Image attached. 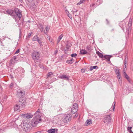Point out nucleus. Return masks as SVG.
Returning a JSON list of instances; mask_svg holds the SVG:
<instances>
[{
    "label": "nucleus",
    "mask_w": 133,
    "mask_h": 133,
    "mask_svg": "<svg viewBox=\"0 0 133 133\" xmlns=\"http://www.w3.org/2000/svg\"><path fill=\"white\" fill-rule=\"evenodd\" d=\"M108 61L109 62H110V59H107Z\"/></svg>",
    "instance_id": "nucleus-55"
},
{
    "label": "nucleus",
    "mask_w": 133,
    "mask_h": 133,
    "mask_svg": "<svg viewBox=\"0 0 133 133\" xmlns=\"http://www.w3.org/2000/svg\"><path fill=\"white\" fill-rule=\"evenodd\" d=\"M93 69H97L98 68V66L96 65L94 66H93Z\"/></svg>",
    "instance_id": "nucleus-38"
},
{
    "label": "nucleus",
    "mask_w": 133,
    "mask_h": 133,
    "mask_svg": "<svg viewBox=\"0 0 133 133\" xmlns=\"http://www.w3.org/2000/svg\"><path fill=\"white\" fill-rule=\"evenodd\" d=\"M87 53L88 52L86 51L83 49L81 50L80 51V53L81 54L84 55L87 54Z\"/></svg>",
    "instance_id": "nucleus-17"
},
{
    "label": "nucleus",
    "mask_w": 133,
    "mask_h": 133,
    "mask_svg": "<svg viewBox=\"0 0 133 133\" xmlns=\"http://www.w3.org/2000/svg\"><path fill=\"white\" fill-rule=\"evenodd\" d=\"M78 114H75L74 117H78Z\"/></svg>",
    "instance_id": "nucleus-48"
},
{
    "label": "nucleus",
    "mask_w": 133,
    "mask_h": 133,
    "mask_svg": "<svg viewBox=\"0 0 133 133\" xmlns=\"http://www.w3.org/2000/svg\"><path fill=\"white\" fill-rule=\"evenodd\" d=\"M126 63V64H127V61L124 60V63Z\"/></svg>",
    "instance_id": "nucleus-51"
},
{
    "label": "nucleus",
    "mask_w": 133,
    "mask_h": 133,
    "mask_svg": "<svg viewBox=\"0 0 133 133\" xmlns=\"http://www.w3.org/2000/svg\"><path fill=\"white\" fill-rule=\"evenodd\" d=\"M40 54L38 52H34L32 55V58L34 60H38L40 58Z\"/></svg>",
    "instance_id": "nucleus-4"
},
{
    "label": "nucleus",
    "mask_w": 133,
    "mask_h": 133,
    "mask_svg": "<svg viewBox=\"0 0 133 133\" xmlns=\"http://www.w3.org/2000/svg\"><path fill=\"white\" fill-rule=\"evenodd\" d=\"M19 49H18L16 51V52H15V54H18L19 53Z\"/></svg>",
    "instance_id": "nucleus-41"
},
{
    "label": "nucleus",
    "mask_w": 133,
    "mask_h": 133,
    "mask_svg": "<svg viewBox=\"0 0 133 133\" xmlns=\"http://www.w3.org/2000/svg\"><path fill=\"white\" fill-rule=\"evenodd\" d=\"M115 103L114 104V107H113V110H114V109H115Z\"/></svg>",
    "instance_id": "nucleus-54"
},
{
    "label": "nucleus",
    "mask_w": 133,
    "mask_h": 133,
    "mask_svg": "<svg viewBox=\"0 0 133 133\" xmlns=\"http://www.w3.org/2000/svg\"><path fill=\"white\" fill-rule=\"evenodd\" d=\"M25 92L21 91L20 92H19L18 94L19 95H21V97H22L24 96L25 94Z\"/></svg>",
    "instance_id": "nucleus-22"
},
{
    "label": "nucleus",
    "mask_w": 133,
    "mask_h": 133,
    "mask_svg": "<svg viewBox=\"0 0 133 133\" xmlns=\"http://www.w3.org/2000/svg\"><path fill=\"white\" fill-rule=\"evenodd\" d=\"M23 130L26 132H29L31 129L30 122L27 119H24L21 124Z\"/></svg>",
    "instance_id": "nucleus-1"
},
{
    "label": "nucleus",
    "mask_w": 133,
    "mask_h": 133,
    "mask_svg": "<svg viewBox=\"0 0 133 133\" xmlns=\"http://www.w3.org/2000/svg\"><path fill=\"white\" fill-rule=\"evenodd\" d=\"M14 85V83H12L10 85V87L11 88H12L13 87Z\"/></svg>",
    "instance_id": "nucleus-36"
},
{
    "label": "nucleus",
    "mask_w": 133,
    "mask_h": 133,
    "mask_svg": "<svg viewBox=\"0 0 133 133\" xmlns=\"http://www.w3.org/2000/svg\"><path fill=\"white\" fill-rule=\"evenodd\" d=\"M6 12L9 15H11L12 16L15 17V15L14 14V11L12 10H7L6 11Z\"/></svg>",
    "instance_id": "nucleus-10"
},
{
    "label": "nucleus",
    "mask_w": 133,
    "mask_h": 133,
    "mask_svg": "<svg viewBox=\"0 0 133 133\" xmlns=\"http://www.w3.org/2000/svg\"><path fill=\"white\" fill-rule=\"evenodd\" d=\"M20 107L22 108V107L20 105H18L16 104L14 108L15 111L18 110L19 109Z\"/></svg>",
    "instance_id": "nucleus-18"
},
{
    "label": "nucleus",
    "mask_w": 133,
    "mask_h": 133,
    "mask_svg": "<svg viewBox=\"0 0 133 133\" xmlns=\"http://www.w3.org/2000/svg\"><path fill=\"white\" fill-rule=\"evenodd\" d=\"M85 1V0H80V1L79 2L77 3V5H80L81 4L83 3L84 2V1Z\"/></svg>",
    "instance_id": "nucleus-25"
},
{
    "label": "nucleus",
    "mask_w": 133,
    "mask_h": 133,
    "mask_svg": "<svg viewBox=\"0 0 133 133\" xmlns=\"http://www.w3.org/2000/svg\"><path fill=\"white\" fill-rule=\"evenodd\" d=\"M127 65V64H126V63H124V66L125 67V68H126V66Z\"/></svg>",
    "instance_id": "nucleus-47"
},
{
    "label": "nucleus",
    "mask_w": 133,
    "mask_h": 133,
    "mask_svg": "<svg viewBox=\"0 0 133 133\" xmlns=\"http://www.w3.org/2000/svg\"><path fill=\"white\" fill-rule=\"evenodd\" d=\"M94 5H95V4H92V6H94Z\"/></svg>",
    "instance_id": "nucleus-62"
},
{
    "label": "nucleus",
    "mask_w": 133,
    "mask_h": 133,
    "mask_svg": "<svg viewBox=\"0 0 133 133\" xmlns=\"http://www.w3.org/2000/svg\"><path fill=\"white\" fill-rule=\"evenodd\" d=\"M74 60L73 58H72L70 60H67L66 61V62L68 64H71L74 62Z\"/></svg>",
    "instance_id": "nucleus-19"
},
{
    "label": "nucleus",
    "mask_w": 133,
    "mask_h": 133,
    "mask_svg": "<svg viewBox=\"0 0 133 133\" xmlns=\"http://www.w3.org/2000/svg\"><path fill=\"white\" fill-rule=\"evenodd\" d=\"M56 110L57 111H61L62 110V109L59 106L56 108Z\"/></svg>",
    "instance_id": "nucleus-28"
},
{
    "label": "nucleus",
    "mask_w": 133,
    "mask_h": 133,
    "mask_svg": "<svg viewBox=\"0 0 133 133\" xmlns=\"http://www.w3.org/2000/svg\"><path fill=\"white\" fill-rule=\"evenodd\" d=\"M97 54L98 55L99 54H100L101 53L99 52L98 51L96 52Z\"/></svg>",
    "instance_id": "nucleus-50"
},
{
    "label": "nucleus",
    "mask_w": 133,
    "mask_h": 133,
    "mask_svg": "<svg viewBox=\"0 0 133 133\" xmlns=\"http://www.w3.org/2000/svg\"><path fill=\"white\" fill-rule=\"evenodd\" d=\"M112 57V55H107L104 56V58L106 59H110Z\"/></svg>",
    "instance_id": "nucleus-20"
},
{
    "label": "nucleus",
    "mask_w": 133,
    "mask_h": 133,
    "mask_svg": "<svg viewBox=\"0 0 133 133\" xmlns=\"http://www.w3.org/2000/svg\"><path fill=\"white\" fill-rule=\"evenodd\" d=\"M87 49H88V50H89L90 48L89 47H87Z\"/></svg>",
    "instance_id": "nucleus-59"
},
{
    "label": "nucleus",
    "mask_w": 133,
    "mask_h": 133,
    "mask_svg": "<svg viewBox=\"0 0 133 133\" xmlns=\"http://www.w3.org/2000/svg\"><path fill=\"white\" fill-rule=\"evenodd\" d=\"M39 114H40V113L39 111V110L38 109V111H37L36 113H35V115H39Z\"/></svg>",
    "instance_id": "nucleus-34"
},
{
    "label": "nucleus",
    "mask_w": 133,
    "mask_h": 133,
    "mask_svg": "<svg viewBox=\"0 0 133 133\" xmlns=\"http://www.w3.org/2000/svg\"><path fill=\"white\" fill-rule=\"evenodd\" d=\"M131 128H132V127H128L127 128V129L128 130V131H129V132H130V133H133V132H132L131 130Z\"/></svg>",
    "instance_id": "nucleus-26"
},
{
    "label": "nucleus",
    "mask_w": 133,
    "mask_h": 133,
    "mask_svg": "<svg viewBox=\"0 0 133 133\" xmlns=\"http://www.w3.org/2000/svg\"><path fill=\"white\" fill-rule=\"evenodd\" d=\"M41 131H38L36 132L35 133H41Z\"/></svg>",
    "instance_id": "nucleus-53"
},
{
    "label": "nucleus",
    "mask_w": 133,
    "mask_h": 133,
    "mask_svg": "<svg viewBox=\"0 0 133 133\" xmlns=\"http://www.w3.org/2000/svg\"><path fill=\"white\" fill-rule=\"evenodd\" d=\"M104 119V122L105 123L109 122L111 120L110 116L109 115L105 116Z\"/></svg>",
    "instance_id": "nucleus-9"
},
{
    "label": "nucleus",
    "mask_w": 133,
    "mask_h": 133,
    "mask_svg": "<svg viewBox=\"0 0 133 133\" xmlns=\"http://www.w3.org/2000/svg\"><path fill=\"white\" fill-rule=\"evenodd\" d=\"M26 102L24 99H23V98H20L19 101L18 103L19 105H20L22 107H24V105L26 104Z\"/></svg>",
    "instance_id": "nucleus-6"
},
{
    "label": "nucleus",
    "mask_w": 133,
    "mask_h": 133,
    "mask_svg": "<svg viewBox=\"0 0 133 133\" xmlns=\"http://www.w3.org/2000/svg\"><path fill=\"white\" fill-rule=\"evenodd\" d=\"M98 55L100 58H103L104 57V56L103 55V54L101 53L100 54H99Z\"/></svg>",
    "instance_id": "nucleus-29"
},
{
    "label": "nucleus",
    "mask_w": 133,
    "mask_h": 133,
    "mask_svg": "<svg viewBox=\"0 0 133 133\" xmlns=\"http://www.w3.org/2000/svg\"><path fill=\"white\" fill-rule=\"evenodd\" d=\"M61 39L59 38H58L57 39V43L58 44L59 42H60V41H61Z\"/></svg>",
    "instance_id": "nucleus-40"
},
{
    "label": "nucleus",
    "mask_w": 133,
    "mask_h": 133,
    "mask_svg": "<svg viewBox=\"0 0 133 133\" xmlns=\"http://www.w3.org/2000/svg\"><path fill=\"white\" fill-rule=\"evenodd\" d=\"M127 59H128V56H127L126 55L125 57V59H124V60H126V61H127Z\"/></svg>",
    "instance_id": "nucleus-44"
},
{
    "label": "nucleus",
    "mask_w": 133,
    "mask_h": 133,
    "mask_svg": "<svg viewBox=\"0 0 133 133\" xmlns=\"http://www.w3.org/2000/svg\"><path fill=\"white\" fill-rule=\"evenodd\" d=\"M38 28L40 29L41 32H42L44 29L43 25L41 23H39L38 25Z\"/></svg>",
    "instance_id": "nucleus-15"
},
{
    "label": "nucleus",
    "mask_w": 133,
    "mask_h": 133,
    "mask_svg": "<svg viewBox=\"0 0 133 133\" xmlns=\"http://www.w3.org/2000/svg\"><path fill=\"white\" fill-rule=\"evenodd\" d=\"M53 73L52 72H49L48 74L47 75V77H50V76L52 75Z\"/></svg>",
    "instance_id": "nucleus-33"
},
{
    "label": "nucleus",
    "mask_w": 133,
    "mask_h": 133,
    "mask_svg": "<svg viewBox=\"0 0 133 133\" xmlns=\"http://www.w3.org/2000/svg\"><path fill=\"white\" fill-rule=\"evenodd\" d=\"M39 38V37L37 35H36L33 38L32 40L33 41H36Z\"/></svg>",
    "instance_id": "nucleus-23"
},
{
    "label": "nucleus",
    "mask_w": 133,
    "mask_h": 133,
    "mask_svg": "<svg viewBox=\"0 0 133 133\" xmlns=\"http://www.w3.org/2000/svg\"><path fill=\"white\" fill-rule=\"evenodd\" d=\"M132 23V19H130L129 22H128V28H126V32L128 34L129 33L130 31V29L131 28V26Z\"/></svg>",
    "instance_id": "nucleus-7"
},
{
    "label": "nucleus",
    "mask_w": 133,
    "mask_h": 133,
    "mask_svg": "<svg viewBox=\"0 0 133 133\" xmlns=\"http://www.w3.org/2000/svg\"><path fill=\"white\" fill-rule=\"evenodd\" d=\"M36 41H37L39 43H40L42 42L41 40H40L39 38H38Z\"/></svg>",
    "instance_id": "nucleus-37"
},
{
    "label": "nucleus",
    "mask_w": 133,
    "mask_h": 133,
    "mask_svg": "<svg viewBox=\"0 0 133 133\" xmlns=\"http://www.w3.org/2000/svg\"><path fill=\"white\" fill-rule=\"evenodd\" d=\"M63 36V34H62L58 37V38L61 40Z\"/></svg>",
    "instance_id": "nucleus-35"
},
{
    "label": "nucleus",
    "mask_w": 133,
    "mask_h": 133,
    "mask_svg": "<svg viewBox=\"0 0 133 133\" xmlns=\"http://www.w3.org/2000/svg\"><path fill=\"white\" fill-rule=\"evenodd\" d=\"M124 77H125L129 81V82H130V80L129 79V77L128 75H127L126 76H125Z\"/></svg>",
    "instance_id": "nucleus-31"
},
{
    "label": "nucleus",
    "mask_w": 133,
    "mask_h": 133,
    "mask_svg": "<svg viewBox=\"0 0 133 133\" xmlns=\"http://www.w3.org/2000/svg\"><path fill=\"white\" fill-rule=\"evenodd\" d=\"M93 69H94L93 68V66H91L90 68V71H92L93 70Z\"/></svg>",
    "instance_id": "nucleus-45"
},
{
    "label": "nucleus",
    "mask_w": 133,
    "mask_h": 133,
    "mask_svg": "<svg viewBox=\"0 0 133 133\" xmlns=\"http://www.w3.org/2000/svg\"><path fill=\"white\" fill-rule=\"evenodd\" d=\"M19 0V1H20L21 3H22V2H23L22 0Z\"/></svg>",
    "instance_id": "nucleus-57"
},
{
    "label": "nucleus",
    "mask_w": 133,
    "mask_h": 133,
    "mask_svg": "<svg viewBox=\"0 0 133 133\" xmlns=\"http://www.w3.org/2000/svg\"><path fill=\"white\" fill-rule=\"evenodd\" d=\"M14 61L13 60V59H11L10 60V65H11L12 64H14Z\"/></svg>",
    "instance_id": "nucleus-27"
},
{
    "label": "nucleus",
    "mask_w": 133,
    "mask_h": 133,
    "mask_svg": "<svg viewBox=\"0 0 133 133\" xmlns=\"http://www.w3.org/2000/svg\"><path fill=\"white\" fill-rule=\"evenodd\" d=\"M50 27L49 26H48L47 25L46 26L45 28V29L46 31H49V30L50 29Z\"/></svg>",
    "instance_id": "nucleus-32"
},
{
    "label": "nucleus",
    "mask_w": 133,
    "mask_h": 133,
    "mask_svg": "<svg viewBox=\"0 0 133 133\" xmlns=\"http://www.w3.org/2000/svg\"><path fill=\"white\" fill-rule=\"evenodd\" d=\"M68 14V16L69 17H70V16H69V14Z\"/></svg>",
    "instance_id": "nucleus-64"
},
{
    "label": "nucleus",
    "mask_w": 133,
    "mask_h": 133,
    "mask_svg": "<svg viewBox=\"0 0 133 133\" xmlns=\"http://www.w3.org/2000/svg\"><path fill=\"white\" fill-rule=\"evenodd\" d=\"M71 117L70 114H65L63 118V121L65 123L68 122L71 119Z\"/></svg>",
    "instance_id": "nucleus-2"
},
{
    "label": "nucleus",
    "mask_w": 133,
    "mask_h": 133,
    "mask_svg": "<svg viewBox=\"0 0 133 133\" xmlns=\"http://www.w3.org/2000/svg\"><path fill=\"white\" fill-rule=\"evenodd\" d=\"M123 75L124 76H126L127 75L126 72H123Z\"/></svg>",
    "instance_id": "nucleus-46"
},
{
    "label": "nucleus",
    "mask_w": 133,
    "mask_h": 133,
    "mask_svg": "<svg viewBox=\"0 0 133 133\" xmlns=\"http://www.w3.org/2000/svg\"><path fill=\"white\" fill-rule=\"evenodd\" d=\"M78 110V105L76 103L74 104L71 109L72 113L74 114Z\"/></svg>",
    "instance_id": "nucleus-5"
},
{
    "label": "nucleus",
    "mask_w": 133,
    "mask_h": 133,
    "mask_svg": "<svg viewBox=\"0 0 133 133\" xmlns=\"http://www.w3.org/2000/svg\"><path fill=\"white\" fill-rule=\"evenodd\" d=\"M39 44L40 46H41L43 45L42 43V42H41L40 43H39Z\"/></svg>",
    "instance_id": "nucleus-52"
},
{
    "label": "nucleus",
    "mask_w": 133,
    "mask_h": 133,
    "mask_svg": "<svg viewBox=\"0 0 133 133\" xmlns=\"http://www.w3.org/2000/svg\"><path fill=\"white\" fill-rule=\"evenodd\" d=\"M28 1L29 2H31L32 1H33L34 0H28Z\"/></svg>",
    "instance_id": "nucleus-49"
},
{
    "label": "nucleus",
    "mask_w": 133,
    "mask_h": 133,
    "mask_svg": "<svg viewBox=\"0 0 133 133\" xmlns=\"http://www.w3.org/2000/svg\"><path fill=\"white\" fill-rule=\"evenodd\" d=\"M2 41H1V43L2 44Z\"/></svg>",
    "instance_id": "nucleus-63"
},
{
    "label": "nucleus",
    "mask_w": 133,
    "mask_h": 133,
    "mask_svg": "<svg viewBox=\"0 0 133 133\" xmlns=\"http://www.w3.org/2000/svg\"><path fill=\"white\" fill-rule=\"evenodd\" d=\"M22 115L23 116L25 117L27 119L31 118H32L33 116L32 115L29 113Z\"/></svg>",
    "instance_id": "nucleus-11"
},
{
    "label": "nucleus",
    "mask_w": 133,
    "mask_h": 133,
    "mask_svg": "<svg viewBox=\"0 0 133 133\" xmlns=\"http://www.w3.org/2000/svg\"><path fill=\"white\" fill-rule=\"evenodd\" d=\"M115 72L118 78L119 79H120L121 76L120 75V74L119 71V70L118 69H116L115 70Z\"/></svg>",
    "instance_id": "nucleus-14"
},
{
    "label": "nucleus",
    "mask_w": 133,
    "mask_h": 133,
    "mask_svg": "<svg viewBox=\"0 0 133 133\" xmlns=\"http://www.w3.org/2000/svg\"><path fill=\"white\" fill-rule=\"evenodd\" d=\"M71 45H72L70 43H68L66 44V48H67V49L68 50V49H69V48L71 46Z\"/></svg>",
    "instance_id": "nucleus-24"
},
{
    "label": "nucleus",
    "mask_w": 133,
    "mask_h": 133,
    "mask_svg": "<svg viewBox=\"0 0 133 133\" xmlns=\"http://www.w3.org/2000/svg\"><path fill=\"white\" fill-rule=\"evenodd\" d=\"M92 123L91 120H87L85 122V125L87 126L88 125L91 124Z\"/></svg>",
    "instance_id": "nucleus-16"
},
{
    "label": "nucleus",
    "mask_w": 133,
    "mask_h": 133,
    "mask_svg": "<svg viewBox=\"0 0 133 133\" xmlns=\"http://www.w3.org/2000/svg\"><path fill=\"white\" fill-rule=\"evenodd\" d=\"M106 20L107 21V22L108 23H109V22L108 21V20L107 19H106Z\"/></svg>",
    "instance_id": "nucleus-60"
},
{
    "label": "nucleus",
    "mask_w": 133,
    "mask_h": 133,
    "mask_svg": "<svg viewBox=\"0 0 133 133\" xmlns=\"http://www.w3.org/2000/svg\"><path fill=\"white\" fill-rule=\"evenodd\" d=\"M36 116L34 117L33 118L34 120L38 121L39 122L41 121V116L39 115H35Z\"/></svg>",
    "instance_id": "nucleus-12"
},
{
    "label": "nucleus",
    "mask_w": 133,
    "mask_h": 133,
    "mask_svg": "<svg viewBox=\"0 0 133 133\" xmlns=\"http://www.w3.org/2000/svg\"><path fill=\"white\" fill-rule=\"evenodd\" d=\"M16 58V56H14L11 59H13V60L15 61Z\"/></svg>",
    "instance_id": "nucleus-39"
},
{
    "label": "nucleus",
    "mask_w": 133,
    "mask_h": 133,
    "mask_svg": "<svg viewBox=\"0 0 133 133\" xmlns=\"http://www.w3.org/2000/svg\"><path fill=\"white\" fill-rule=\"evenodd\" d=\"M39 123L40 122H38L37 121L34 120V119H32L30 124L31 125L32 127H36L37 124Z\"/></svg>",
    "instance_id": "nucleus-8"
},
{
    "label": "nucleus",
    "mask_w": 133,
    "mask_h": 133,
    "mask_svg": "<svg viewBox=\"0 0 133 133\" xmlns=\"http://www.w3.org/2000/svg\"><path fill=\"white\" fill-rule=\"evenodd\" d=\"M62 58H63V55L61 57Z\"/></svg>",
    "instance_id": "nucleus-61"
},
{
    "label": "nucleus",
    "mask_w": 133,
    "mask_h": 133,
    "mask_svg": "<svg viewBox=\"0 0 133 133\" xmlns=\"http://www.w3.org/2000/svg\"><path fill=\"white\" fill-rule=\"evenodd\" d=\"M78 10H75V9H74V11H73V14H74V13L75 12H77L78 11Z\"/></svg>",
    "instance_id": "nucleus-43"
},
{
    "label": "nucleus",
    "mask_w": 133,
    "mask_h": 133,
    "mask_svg": "<svg viewBox=\"0 0 133 133\" xmlns=\"http://www.w3.org/2000/svg\"><path fill=\"white\" fill-rule=\"evenodd\" d=\"M57 51H55V53H55V54H56L57 53Z\"/></svg>",
    "instance_id": "nucleus-58"
},
{
    "label": "nucleus",
    "mask_w": 133,
    "mask_h": 133,
    "mask_svg": "<svg viewBox=\"0 0 133 133\" xmlns=\"http://www.w3.org/2000/svg\"><path fill=\"white\" fill-rule=\"evenodd\" d=\"M84 70L83 69H81V71L82 72H84V71H82V70Z\"/></svg>",
    "instance_id": "nucleus-56"
},
{
    "label": "nucleus",
    "mask_w": 133,
    "mask_h": 133,
    "mask_svg": "<svg viewBox=\"0 0 133 133\" xmlns=\"http://www.w3.org/2000/svg\"><path fill=\"white\" fill-rule=\"evenodd\" d=\"M59 78L63 79L68 80L69 79V77L65 75H63L59 76Z\"/></svg>",
    "instance_id": "nucleus-13"
},
{
    "label": "nucleus",
    "mask_w": 133,
    "mask_h": 133,
    "mask_svg": "<svg viewBox=\"0 0 133 133\" xmlns=\"http://www.w3.org/2000/svg\"><path fill=\"white\" fill-rule=\"evenodd\" d=\"M32 32H31V33H29V34H28V37L29 38L30 37V36H31V34H32Z\"/></svg>",
    "instance_id": "nucleus-42"
},
{
    "label": "nucleus",
    "mask_w": 133,
    "mask_h": 133,
    "mask_svg": "<svg viewBox=\"0 0 133 133\" xmlns=\"http://www.w3.org/2000/svg\"><path fill=\"white\" fill-rule=\"evenodd\" d=\"M77 55V54L76 53H74L72 54L71 56L72 57H76V56Z\"/></svg>",
    "instance_id": "nucleus-30"
},
{
    "label": "nucleus",
    "mask_w": 133,
    "mask_h": 133,
    "mask_svg": "<svg viewBox=\"0 0 133 133\" xmlns=\"http://www.w3.org/2000/svg\"><path fill=\"white\" fill-rule=\"evenodd\" d=\"M14 11L16 14L15 15V16H17L20 19L22 16V11L19 9L17 8H15L14 9Z\"/></svg>",
    "instance_id": "nucleus-3"
},
{
    "label": "nucleus",
    "mask_w": 133,
    "mask_h": 133,
    "mask_svg": "<svg viewBox=\"0 0 133 133\" xmlns=\"http://www.w3.org/2000/svg\"><path fill=\"white\" fill-rule=\"evenodd\" d=\"M55 129H51L49 130L48 132L49 133H55Z\"/></svg>",
    "instance_id": "nucleus-21"
}]
</instances>
